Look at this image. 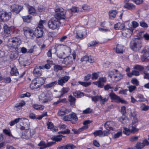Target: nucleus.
I'll list each match as a JSON object with an SVG mask.
<instances>
[{"instance_id": "f257e3e1", "label": "nucleus", "mask_w": 149, "mask_h": 149, "mask_svg": "<svg viewBox=\"0 0 149 149\" xmlns=\"http://www.w3.org/2000/svg\"><path fill=\"white\" fill-rule=\"evenodd\" d=\"M46 22V20H40L38 26L34 31L27 27H25L23 28L24 34L28 38L33 39L35 37L39 38L41 37L43 34V25Z\"/></svg>"}, {"instance_id": "f03ea898", "label": "nucleus", "mask_w": 149, "mask_h": 149, "mask_svg": "<svg viewBox=\"0 0 149 149\" xmlns=\"http://www.w3.org/2000/svg\"><path fill=\"white\" fill-rule=\"evenodd\" d=\"M52 97V94L51 92L46 91L40 95L39 100L41 103H45L51 100Z\"/></svg>"}, {"instance_id": "7ed1b4c3", "label": "nucleus", "mask_w": 149, "mask_h": 149, "mask_svg": "<svg viewBox=\"0 0 149 149\" xmlns=\"http://www.w3.org/2000/svg\"><path fill=\"white\" fill-rule=\"evenodd\" d=\"M109 76L115 81H118L121 79L123 75L118 70H110L108 72Z\"/></svg>"}, {"instance_id": "20e7f679", "label": "nucleus", "mask_w": 149, "mask_h": 149, "mask_svg": "<svg viewBox=\"0 0 149 149\" xmlns=\"http://www.w3.org/2000/svg\"><path fill=\"white\" fill-rule=\"evenodd\" d=\"M21 43V41L19 38L14 37L9 39L7 46L9 48L13 49L20 45Z\"/></svg>"}, {"instance_id": "39448f33", "label": "nucleus", "mask_w": 149, "mask_h": 149, "mask_svg": "<svg viewBox=\"0 0 149 149\" xmlns=\"http://www.w3.org/2000/svg\"><path fill=\"white\" fill-rule=\"evenodd\" d=\"M75 37L78 39H81L84 38L86 35V30L82 26H78L75 29Z\"/></svg>"}, {"instance_id": "423d86ee", "label": "nucleus", "mask_w": 149, "mask_h": 149, "mask_svg": "<svg viewBox=\"0 0 149 149\" xmlns=\"http://www.w3.org/2000/svg\"><path fill=\"white\" fill-rule=\"evenodd\" d=\"M63 24H61V22L56 17H54L51 18L49 21L48 26L50 29H54L58 27L61 25L62 26Z\"/></svg>"}, {"instance_id": "0eeeda50", "label": "nucleus", "mask_w": 149, "mask_h": 149, "mask_svg": "<svg viewBox=\"0 0 149 149\" xmlns=\"http://www.w3.org/2000/svg\"><path fill=\"white\" fill-rule=\"evenodd\" d=\"M142 46L141 41L136 40L131 41L130 44V48L133 51L136 52L140 50Z\"/></svg>"}, {"instance_id": "6e6552de", "label": "nucleus", "mask_w": 149, "mask_h": 149, "mask_svg": "<svg viewBox=\"0 0 149 149\" xmlns=\"http://www.w3.org/2000/svg\"><path fill=\"white\" fill-rule=\"evenodd\" d=\"M11 17L10 13L4 11H0V22H6L8 21Z\"/></svg>"}, {"instance_id": "1a4fd4ad", "label": "nucleus", "mask_w": 149, "mask_h": 149, "mask_svg": "<svg viewBox=\"0 0 149 149\" xmlns=\"http://www.w3.org/2000/svg\"><path fill=\"white\" fill-rule=\"evenodd\" d=\"M109 96L112 101L116 102H121L123 104H127L128 102L125 100L120 98L119 96L116 95L114 93H110Z\"/></svg>"}, {"instance_id": "9d476101", "label": "nucleus", "mask_w": 149, "mask_h": 149, "mask_svg": "<svg viewBox=\"0 0 149 149\" xmlns=\"http://www.w3.org/2000/svg\"><path fill=\"white\" fill-rule=\"evenodd\" d=\"M56 11L57 13L55 17L59 19L60 21L62 19L64 20L65 18V12L64 9L62 8L56 9Z\"/></svg>"}, {"instance_id": "9b49d317", "label": "nucleus", "mask_w": 149, "mask_h": 149, "mask_svg": "<svg viewBox=\"0 0 149 149\" xmlns=\"http://www.w3.org/2000/svg\"><path fill=\"white\" fill-rule=\"evenodd\" d=\"M116 124L114 122L111 121H107L104 125L105 128L108 130H113L115 129Z\"/></svg>"}, {"instance_id": "f8f14e48", "label": "nucleus", "mask_w": 149, "mask_h": 149, "mask_svg": "<svg viewBox=\"0 0 149 149\" xmlns=\"http://www.w3.org/2000/svg\"><path fill=\"white\" fill-rule=\"evenodd\" d=\"M107 81L106 78L105 77H101L99 78V80L93 82V83L97 85L99 88H102L104 85V83Z\"/></svg>"}, {"instance_id": "ddd939ff", "label": "nucleus", "mask_w": 149, "mask_h": 149, "mask_svg": "<svg viewBox=\"0 0 149 149\" xmlns=\"http://www.w3.org/2000/svg\"><path fill=\"white\" fill-rule=\"evenodd\" d=\"M142 52L144 53L141 57V60L142 61H147L149 56V47L148 46L146 47Z\"/></svg>"}, {"instance_id": "4468645a", "label": "nucleus", "mask_w": 149, "mask_h": 149, "mask_svg": "<svg viewBox=\"0 0 149 149\" xmlns=\"http://www.w3.org/2000/svg\"><path fill=\"white\" fill-rule=\"evenodd\" d=\"M133 30L130 28L123 30L122 32V35L127 38L130 37L133 34Z\"/></svg>"}, {"instance_id": "2eb2a0df", "label": "nucleus", "mask_w": 149, "mask_h": 149, "mask_svg": "<svg viewBox=\"0 0 149 149\" xmlns=\"http://www.w3.org/2000/svg\"><path fill=\"white\" fill-rule=\"evenodd\" d=\"M70 78V77L69 76H65L60 77L58 79V83L59 85L63 86L68 81Z\"/></svg>"}, {"instance_id": "dca6fc26", "label": "nucleus", "mask_w": 149, "mask_h": 149, "mask_svg": "<svg viewBox=\"0 0 149 149\" xmlns=\"http://www.w3.org/2000/svg\"><path fill=\"white\" fill-rule=\"evenodd\" d=\"M22 8L23 7L22 6L16 4H13L11 7V12L16 14L19 13Z\"/></svg>"}, {"instance_id": "f3484780", "label": "nucleus", "mask_w": 149, "mask_h": 149, "mask_svg": "<svg viewBox=\"0 0 149 149\" xmlns=\"http://www.w3.org/2000/svg\"><path fill=\"white\" fill-rule=\"evenodd\" d=\"M3 29L5 35L6 37H8L10 35V31L14 29L15 27L14 26H11L9 27L7 24H5L3 26Z\"/></svg>"}, {"instance_id": "a211bd4d", "label": "nucleus", "mask_w": 149, "mask_h": 149, "mask_svg": "<svg viewBox=\"0 0 149 149\" xmlns=\"http://www.w3.org/2000/svg\"><path fill=\"white\" fill-rule=\"evenodd\" d=\"M54 143V142H51L48 143L47 144H46L44 141H41L38 143V146L40 147V149H43L47 147H49Z\"/></svg>"}, {"instance_id": "6ab92c4d", "label": "nucleus", "mask_w": 149, "mask_h": 149, "mask_svg": "<svg viewBox=\"0 0 149 149\" xmlns=\"http://www.w3.org/2000/svg\"><path fill=\"white\" fill-rule=\"evenodd\" d=\"M129 130L132 134H134L139 131V129L137 128V125L130 124L128 127Z\"/></svg>"}, {"instance_id": "aec40b11", "label": "nucleus", "mask_w": 149, "mask_h": 149, "mask_svg": "<svg viewBox=\"0 0 149 149\" xmlns=\"http://www.w3.org/2000/svg\"><path fill=\"white\" fill-rule=\"evenodd\" d=\"M70 111V110L67 109L65 108H63L59 110L58 113V115L59 116H62L66 114L69 113Z\"/></svg>"}, {"instance_id": "412c9836", "label": "nucleus", "mask_w": 149, "mask_h": 149, "mask_svg": "<svg viewBox=\"0 0 149 149\" xmlns=\"http://www.w3.org/2000/svg\"><path fill=\"white\" fill-rule=\"evenodd\" d=\"M125 27V24L123 23L118 22L114 25V28L116 30H122Z\"/></svg>"}, {"instance_id": "4be33fe9", "label": "nucleus", "mask_w": 149, "mask_h": 149, "mask_svg": "<svg viewBox=\"0 0 149 149\" xmlns=\"http://www.w3.org/2000/svg\"><path fill=\"white\" fill-rule=\"evenodd\" d=\"M124 7L130 10H134L135 8V6L132 3H126L124 5Z\"/></svg>"}, {"instance_id": "5701e85b", "label": "nucleus", "mask_w": 149, "mask_h": 149, "mask_svg": "<svg viewBox=\"0 0 149 149\" xmlns=\"http://www.w3.org/2000/svg\"><path fill=\"white\" fill-rule=\"evenodd\" d=\"M124 50V46L118 44L117 45L116 48V52L118 53H122Z\"/></svg>"}, {"instance_id": "b1692460", "label": "nucleus", "mask_w": 149, "mask_h": 149, "mask_svg": "<svg viewBox=\"0 0 149 149\" xmlns=\"http://www.w3.org/2000/svg\"><path fill=\"white\" fill-rule=\"evenodd\" d=\"M117 13V11L115 10H112L110 11L109 12V15L110 19H113L115 18Z\"/></svg>"}, {"instance_id": "393cba45", "label": "nucleus", "mask_w": 149, "mask_h": 149, "mask_svg": "<svg viewBox=\"0 0 149 149\" xmlns=\"http://www.w3.org/2000/svg\"><path fill=\"white\" fill-rule=\"evenodd\" d=\"M109 97L108 95H106L104 97H102L100 95V102L101 104H104L106 102H107L108 99Z\"/></svg>"}, {"instance_id": "a878e982", "label": "nucleus", "mask_w": 149, "mask_h": 149, "mask_svg": "<svg viewBox=\"0 0 149 149\" xmlns=\"http://www.w3.org/2000/svg\"><path fill=\"white\" fill-rule=\"evenodd\" d=\"M72 58L70 56H68L65 58L62 61V63L65 65H68L72 63Z\"/></svg>"}, {"instance_id": "bb28decb", "label": "nucleus", "mask_w": 149, "mask_h": 149, "mask_svg": "<svg viewBox=\"0 0 149 149\" xmlns=\"http://www.w3.org/2000/svg\"><path fill=\"white\" fill-rule=\"evenodd\" d=\"M39 87H40V86L37 83V81H32L30 85V88L32 89L38 88Z\"/></svg>"}, {"instance_id": "cd10ccee", "label": "nucleus", "mask_w": 149, "mask_h": 149, "mask_svg": "<svg viewBox=\"0 0 149 149\" xmlns=\"http://www.w3.org/2000/svg\"><path fill=\"white\" fill-rule=\"evenodd\" d=\"M119 120L123 124L127 123L129 121L127 117L125 116H123L122 117L119 118Z\"/></svg>"}, {"instance_id": "c85d7f7f", "label": "nucleus", "mask_w": 149, "mask_h": 149, "mask_svg": "<svg viewBox=\"0 0 149 149\" xmlns=\"http://www.w3.org/2000/svg\"><path fill=\"white\" fill-rule=\"evenodd\" d=\"M71 116V120L72 121V124H75L77 121L78 120V118L75 113H73L70 114Z\"/></svg>"}, {"instance_id": "c756f323", "label": "nucleus", "mask_w": 149, "mask_h": 149, "mask_svg": "<svg viewBox=\"0 0 149 149\" xmlns=\"http://www.w3.org/2000/svg\"><path fill=\"white\" fill-rule=\"evenodd\" d=\"M41 69L38 68L35 69L33 72L34 75L37 77L41 76L42 74Z\"/></svg>"}, {"instance_id": "7c9ffc66", "label": "nucleus", "mask_w": 149, "mask_h": 149, "mask_svg": "<svg viewBox=\"0 0 149 149\" xmlns=\"http://www.w3.org/2000/svg\"><path fill=\"white\" fill-rule=\"evenodd\" d=\"M28 12L29 14L35 15L36 14V11L35 9L33 7L28 6Z\"/></svg>"}, {"instance_id": "2f4dec72", "label": "nucleus", "mask_w": 149, "mask_h": 149, "mask_svg": "<svg viewBox=\"0 0 149 149\" xmlns=\"http://www.w3.org/2000/svg\"><path fill=\"white\" fill-rule=\"evenodd\" d=\"M46 79L45 77H40L37 79L36 81H37V83L40 86L44 84Z\"/></svg>"}, {"instance_id": "473e14b6", "label": "nucleus", "mask_w": 149, "mask_h": 149, "mask_svg": "<svg viewBox=\"0 0 149 149\" xmlns=\"http://www.w3.org/2000/svg\"><path fill=\"white\" fill-rule=\"evenodd\" d=\"M57 81H54L45 85L44 87L45 88L53 87L57 84Z\"/></svg>"}, {"instance_id": "72a5a7b5", "label": "nucleus", "mask_w": 149, "mask_h": 149, "mask_svg": "<svg viewBox=\"0 0 149 149\" xmlns=\"http://www.w3.org/2000/svg\"><path fill=\"white\" fill-rule=\"evenodd\" d=\"M139 25V24L137 22L135 21H133L132 22L131 26H129V27L131 29H132L133 31L134 29L137 27Z\"/></svg>"}, {"instance_id": "f704fd0d", "label": "nucleus", "mask_w": 149, "mask_h": 149, "mask_svg": "<svg viewBox=\"0 0 149 149\" xmlns=\"http://www.w3.org/2000/svg\"><path fill=\"white\" fill-rule=\"evenodd\" d=\"M140 109L142 111H146L148 110L149 106L144 103H142L140 104Z\"/></svg>"}, {"instance_id": "c9c22d12", "label": "nucleus", "mask_w": 149, "mask_h": 149, "mask_svg": "<svg viewBox=\"0 0 149 149\" xmlns=\"http://www.w3.org/2000/svg\"><path fill=\"white\" fill-rule=\"evenodd\" d=\"M64 137V136L62 135H57L53 137L52 138V139L56 141H60L61 140L62 138Z\"/></svg>"}, {"instance_id": "e433bc0d", "label": "nucleus", "mask_w": 149, "mask_h": 149, "mask_svg": "<svg viewBox=\"0 0 149 149\" xmlns=\"http://www.w3.org/2000/svg\"><path fill=\"white\" fill-rule=\"evenodd\" d=\"M70 90V88L68 87H63L61 90L60 92L61 93V95L60 96V97L62 96V95L66 93H68Z\"/></svg>"}, {"instance_id": "4c0bfd02", "label": "nucleus", "mask_w": 149, "mask_h": 149, "mask_svg": "<svg viewBox=\"0 0 149 149\" xmlns=\"http://www.w3.org/2000/svg\"><path fill=\"white\" fill-rule=\"evenodd\" d=\"M123 133L125 135H129L131 134V132L129 130V128H127L125 127H123Z\"/></svg>"}, {"instance_id": "58836bf2", "label": "nucleus", "mask_w": 149, "mask_h": 149, "mask_svg": "<svg viewBox=\"0 0 149 149\" xmlns=\"http://www.w3.org/2000/svg\"><path fill=\"white\" fill-rule=\"evenodd\" d=\"M10 73L12 75L17 76L19 75V73L17 69L15 67H14L11 69Z\"/></svg>"}, {"instance_id": "ea45409f", "label": "nucleus", "mask_w": 149, "mask_h": 149, "mask_svg": "<svg viewBox=\"0 0 149 149\" xmlns=\"http://www.w3.org/2000/svg\"><path fill=\"white\" fill-rule=\"evenodd\" d=\"M33 108L37 110H41L44 108V106L42 105H40L38 104H34L33 105Z\"/></svg>"}, {"instance_id": "a19ab883", "label": "nucleus", "mask_w": 149, "mask_h": 149, "mask_svg": "<svg viewBox=\"0 0 149 149\" xmlns=\"http://www.w3.org/2000/svg\"><path fill=\"white\" fill-rule=\"evenodd\" d=\"M100 74L99 72H93L92 74L91 79L93 80H96Z\"/></svg>"}, {"instance_id": "79ce46f5", "label": "nucleus", "mask_w": 149, "mask_h": 149, "mask_svg": "<svg viewBox=\"0 0 149 149\" xmlns=\"http://www.w3.org/2000/svg\"><path fill=\"white\" fill-rule=\"evenodd\" d=\"M22 18L24 21L29 22L31 21V16L29 15L27 16H23Z\"/></svg>"}, {"instance_id": "37998d69", "label": "nucleus", "mask_w": 149, "mask_h": 149, "mask_svg": "<svg viewBox=\"0 0 149 149\" xmlns=\"http://www.w3.org/2000/svg\"><path fill=\"white\" fill-rule=\"evenodd\" d=\"M133 68L134 69L137 70L139 71H142L144 70V68L141 65H136L134 66Z\"/></svg>"}, {"instance_id": "c03bdc74", "label": "nucleus", "mask_w": 149, "mask_h": 149, "mask_svg": "<svg viewBox=\"0 0 149 149\" xmlns=\"http://www.w3.org/2000/svg\"><path fill=\"white\" fill-rule=\"evenodd\" d=\"M73 95L76 97L80 98L84 96V94L80 92H77L73 93Z\"/></svg>"}, {"instance_id": "a18cd8bd", "label": "nucleus", "mask_w": 149, "mask_h": 149, "mask_svg": "<svg viewBox=\"0 0 149 149\" xmlns=\"http://www.w3.org/2000/svg\"><path fill=\"white\" fill-rule=\"evenodd\" d=\"M18 56L17 53L15 51H14L11 52L10 55V58L11 59H14L17 58Z\"/></svg>"}, {"instance_id": "49530a36", "label": "nucleus", "mask_w": 149, "mask_h": 149, "mask_svg": "<svg viewBox=\"0 0 149 149\" xmlns=\"http://www.w3.org/2000/svg\"><path fill=\"white\" fill-rule=\"evenodd\" d=\"M122 132L121 131H119L115 133L113 136V138L116 139L119 138L121 136Z\"/></svg>"}, {"instance_id": "de8ad7c7", "label": "nucleus", "mask_w": 149, "mask_h": 149, "mask_svg": "<svg viewBox=\"0 0 149 149\" xmlns=\"http://www.w3.org/2000/svg\"><path fill=\"white\" fill-rule=\"evenodd\" d=\"M78 83L80 84V85H82L83 86H85V87H87L88 86H89L91 84V82H82L81 81H79L78 82Z\"/></svg>"}, {"instance_id": "09e8293b", "label": "nucleus", "mask_w": 149, "mask_h": 149, "mask_svg": "<svg viewBox=\"0 0 149 149\" xmlns=\"http://www.w3.org/2000/svg\"><path fill=\"white\" fill-rule=\"evenodd\" d=\"M102 131L98 130L95 132L93 134L95 136H99L100 137H102Z\"/></svg>"}, {"instance_id": "8fccbe9b", "label": "nucleus", "mask_w": 149, "mask_h": 149, "mask_svg": "<svg viewBox=\"0 0 149 149\" xmlns=\"http://www.w3.org/2000/svg\"><path fill=\"white\" fill-rule=\"evenodd\" d=\"M3 132L5 134L10 136H12V135L11 133L10 130L9 129H4L3 130Z\"/></svg>"}, {"instance_id": "3c124183", "label": "nucleus", "mask_w": 149, "mask_h": 149, "mask_svg": "<svg viewBox=\"0 0 149 149\" xmlns=\"http://www.w3.org/2000/svg\"><path fill=\"white\" fill-rule=\"evenodd\" d=\"M20 119H15L14 120L11 121L10 123L9 124L11 126H12L15 124L19 122V120H20Z\"/></svg>"}, {"instance_id": "603ef678", "label": "nucleus", "mask_w": 149, "mask_h": 149, "mask_svg": "<svg viewBox=\"0 0 149 149\" xmlns=\"http://www.w3.org/2000/svg\"><path fill=\"white\" fill-rule=\"evenodd\" d=\"M74 147V146L72 144H68L64 146V149H72Z\"/></svg>"}, {"instance_id": "864d4df0", "label": "nucleus", "mask_w": 149, "mask_h": 149, "mask_svg": "<svg viewBox=\"0 0 149 149\" xmlns=\"http://www.w3.org/2000/svg\"><path fill=\"white\" fill-rule=\"evenodd\" d=\"M136 147L137 149H141L144 147V145L142 143H137Z\"/></svg>"}, {"instance_id": "5fc2aeb1", "label": "nucleus", "mask_w": 149, "mask_h": 149, "mask_svg": "<svg viewBox=\"0 0 149 149\" xmlns=\"http://www.w3.org/2000/svg\"><path fill=\"white\" fill-rule=\"evenodd\" d=\"M82 9L84 10L89 11L91 9V8L90 6L87 4H84L82 6Z\"/></svg>"}, {"instance_id": "6e6d98bb", "label": "nucleus", "mask_w": 149, "mask_h": 149, "mask_svg": "<svg viewBox=\"0 0 149 149\" xmlns=\"http://www.w3.org/2000/svg\"><path fill=\"white\" fill-rule=\"evenodd\" d=\"M128 90L130 92H132L134 91L136 88L135 86L131 85L127 87Z\"/></svg>"}, {"instance_id": "4d7b16f0", "label": "nucleus", "mask_w": 149, "mask_h": 149, "mask_svg": "<svg viewBox=\"0 0 149 149\" xmlns=\"http://www.w3.org/2000/svg\"><path fill=\"white\" fill-rule=\"evenodd\" d=\"M69 100L71 103V105H74V102L75 101V99L72 95H70L69 97Z\"/></svg>"}, {"instance_id": "13d9d810", "label": "nucleus", "mask_w": 149, "mask_h": 149, "mask_svg": "<svg viewBox=\"0 0 149 149\" xmlns=\"http://www.w3.org/2000/svg\"><path fill=\"white\" fill-rule=\"evenodd\" d=\"M131 83L134 85L138 86L139 85V81L136 78H133L131 80Z\"/></svg>"}, {"instance_id": "bf43d9fd", "label": "nucleus", "mask_w": 149, "mask_h": 149, "mask_svg": "<svg viewBox=\"0 0 149 149\" xmlns=\"http://www.w3.org/2000/svg\"><path fill=\"white\" fill-rule=\"evenodd\" d=\"M71 10L72 12L74 13L81 11L80 8H79L77 7H72L71 9Z\"/></svg>"}, {"instance_id": "052dcab7", "label": "nucleus", "mask_w": 149, "mask_h": 149, "mask_svg": "<svg viewBox=\"0 0 149 149\" xmlns=\"http://www.w3.org/2000/svg\"><path fill=\"white\" fill-rule=\"evenodd\" d=\"M140 25L144 28H147L148 27V24L145 22L143 21L140 22Z\"/></svg>"}, {"instance_id": "680f3d73", "label": "nucleus", "mask_w": 149, "mask_h": 149, "mask_svg": "<svg viewBox=\"0 0 149 149\" xmlns=\"http://www.w3.org/2000/svg\"><path fill=\"white\" fill-rule=\"evenodd\" d=\"M50 68V65L48 64L45 65L41 66H39V68L40 69H49Z\"/></svg>"}, {"instance_id": "e2e57ef3", "label": "nucleus", "mask_w": 149, "mask_h": 149, "mask_svg": "<svg viewBox=\"0 0 149 149\" xmlns=\"http://www.w3.org/2000/svg\"><path fill=\"white\" fill-rule=\"evenodd\" d=\"M45 10V8L43 6H39L38 8V12L39 13H43Z\"/></svg>"}, {"instance_id": "0e129e2a", "label": "nucleus", "mask_w": 149, "mask_h": 149, "mask_svg": "<svg viewBox=\"0 0 149 149\" xmlns=\"http://www.w3.org/2000/svg\"><path fill=\"white\" fill-rule=\"evenodd\" d=\"M91 99L93 101L95 102H96L97 101H100V96L92 97Z\"/></svg>"}, {"instance_id": "69168bd1", "label": "nucleus", "mask_w": 149, "mask_h": 149, "mask_svg": "<svg viewBox=\"0 0 149 149\" xmlns=\"http://www.w3.org/2000/svg\"><path fill=\"white\" fill-rule=\"evenodd\" d=\"M136 112L134 109L131 110L130 116L131 117H136Z\"/></svg>"}, {"instance_id": "338daca9", "label": "nucleus", "mask_w": 149, "mask_h": 149, "mask_svg": "<svg viewBox=\"0 0 149 149\" xmlns=\"http://www.w3.org/2000/svg\"><path fill=\"white\" fill-rule=\"evenodd\" d=\"M71 116H70V115H67L65 116L63 118V119L65 121H70L71 120Z\"/></svg>"}, {"instance_id": "774afa93", "label": "nucleus", "mask_w": 149, "mask_h": 149, "mask_svg": "<svg viewBox=\"0 0 149 149\" xmlns=\"http://www.w3.org/2000/svg\"><path fill=\"white\" fill-rule=\"evenodd\" d=\"M143 78L145 79H149V73L144 71L143 72Z\"/></svg>"}]
</instances>
